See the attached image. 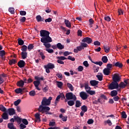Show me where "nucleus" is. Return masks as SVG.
I'll use <instances>...</instances> for the list:
<instances>
[{
    "label": "nucleus",
    "mask_w": 129,
    "mask_h": 129,
    "mask_svg": "<svg viewBox=\"0 0 129 129\" xmlns=\"http://www.w3.org/2000/svg\"><path fill=\"white\" fill-rule=\"evenodd\" d=\"M40 37L42 38L40 39L41 43H43V45L45 48H51V43L52 42V38L50 37V32L47 30H41L40 31Z\"/></svg>",
    "instance_id": "2"
},
{
    "label": "nucleus",
    "mask_w": 129,
    "mask_h": 129,
    "mask_svg": "<svg viewBox=\"0 0 129 129\" xmlns=\"http://www.w3.org/2000/svg\"><path fill=\"white\" fill-rule=\"evenodd\" d=\"M20 21L21 23H25V22H26V17H23L21 18H20Z\"/></svg>",
    "instance_id": "60"
},
{
    "label": "nucleus",
    "mask_w": 129,
    "mask_h": 129,
    "mask_svg": "<svg viewBox=\"0 0 129 129\" xmlns=\"http://www.w3.org/2000/svg\"><path fill=\"white\" fill-rule=\"evenodd\" d=\"M22 122H23V124L25 125H28V124H29V121H28V120H27V119H23L22 120Z\"/></svg>",
    "instance_id": "43"
},
{
    "label": "nucleus",
    "mask_w": 129,
    "mask_h": 129,
    "mask_svg": "<svg viewBox=\"0 0 129 129\" xmlns=\"http://www.w3.org/2000/svg\"><path fill=\"white\" fill-rule=\"evenodd\" d=\"M93 63L94 64H96V65H99L100 66H102V64H103V63L102 61H96V62L93 61Z\"/></svg>",
    "instance_id": "51"
},
{
    "label": "nucleus",
    "mask_w": 129,
    "mask_h": 129,
    "mask_svg": "<svg viewBox=\"0 0 129 129\" xmlns=\"http://www.w3.org/2000/svg\"><path fill=\"white\" fill-rule=\"evenodd\" d=\"M46 67H47V68H49L50 69H54V68H55V64L51 63V62H49L46 66H45Z\"/></svg>",
    "instance_id": "24"
},
{
    "label": "nucleus",
    "mask_w": 129,
    "mask_h": 129,
    "mask_svg": "<svg viewBox=\"0 0 129 129\" xmlns=\"http://www.w3.org/2000/svg\"><path fill=\"white\" fill-rule=\"evenodd\" d=\"M110 95L112 97H114V96H117V91L113 90L110 92Z\"/></svg>",
    "instance_id": "28"
},
{
    "label": "nucleus",
    "mask_w": 129,
    "mask_h": 129,
    "mask_svg": "<svg viewBox=\"0 0 129 129\" xmlns=\"http://www.w3.org/2000/svg\"><path fill=\"white\" fill-rule=\"evenodd\" d=\"M118 86L121 89H123V88H125L126 86H127L125 85V83H124V82H121L118 85Z\"/></svg>",
    "instance_id": "29"
},
{
    "label": "nucleus",
    "mask_w": 129,
    "mask_h": 129,
    "mask_svg": "<svg viewBox=\"0 0 129 129\" xmlns=\"http://www.w3.org/2000/svg\"><path fill=\"white\" fill-rule=\"evenodd\" d=\"M7 111V113H9V115H14L16 113V110L14 108H9Z\"/></svg>",
    "instance_id": "9"
},
{
    "label": "nucleus",
    "mask_w": 129,
    "mask_h": 129,
    "mask_svg": "<svg viewBox=\"0 0 129 129\" xmlns=\"http://www.w3.org/2000/svg\"><path fill=\"white\" fill-rule=\"evenodd\" d=\"M61 98L60 97V95H59L58 96H57V97L55 99V101L54 102L55 106L57 105V103H58V101H59V99H60Z\"/></svg>",
    "instance_id": "48"
},
{
    "label": "nucleus",
    "mask_w": 129,
    "mask_h": 129,
    "mask_svg": "<svg viewBox=\"0 0 129 129\" xmlns=\"http://www.w3.org/2000/svg\"><path fill=\"white\" fill-rule=\"evenodd\" d=\"M64 23L66 27L68 28H71V22L69 20L66 19L64 20Z\"/></svg>",
    "instance_id": "26"
},
{
    "label": "nucleus",
    "mask_w": 129,
    "mask_h": 129,
    "mask_svg": "<svg viewBox=\"0 0 129 129\" xmlns=\"http://www.w3.org/2000/svg\"><path fill=\"white\" fill-rule=\"evenodd\" d=\"M56 46L57 47V49H58V50H63V49H64V47L63 45H62V44H61V43H58L56 44Z\"/></svg>",
    "instance_id": "30"
},
{
    "label": "nucleus",
    "mask_w": 129,
    "mask_h": 129,
    "mask_svg": "<svg viewBox=\"0 0 129 129\" xmlns=\"http://www.w3.org/2000/svg\"><path fill=\"white\" fill-rule=\"evenodd\" d=\"M66 97L68 100H77L76 95L73 94L72 92H69L66 93Z\"/></svg>",
    "instance_id": "3"
},
{
    "label": "nucleus",
    "mask_w": 129,
    "mask_h": 129,
    "mask_svg": "<svg viewBox=\"0 0 129 129\" xmlns=\"http://www.w3.org/2000/svg\"><path fill=\"white\" fill-rule=\"evenodd\" d=\"M29 95L30 96H35L36 95V92L34 90H32L29 92Z\"/></svg>",
    "instance_id": "52"
},
{
    "label": "nucleus",
    "mask_w": 129,
    "mask_h": 129,
    "mask_svg": "<svg viewBox=\"0 0 129 129\" xmlns=\"http://www.w3.org/2000/svg\"><path fill=\"white\" fill-rule=\"evenodd\" d=\"M81 110L82 111H83L84 112H86V111H87V106H86V105H83L81 107Z\"/></svg>",
    "instance_id": "42"
},
{
    "label": "nucleus",
    "mask_w": 129,
    "mask_h": 129,
    "mask_svg": "<svg viewBox=\"0 0 129 129\" xmlns=\"http://www.w3.org/2000/svg\"><path fill=\"white\" fill-rule=\"evenodd\" d=\"M96 76L99 81H102V79H103V75H102V73H99L98 75H96Z\"/></svg>",
    "instance_id": "18"
},
{
    "label": "nucleus",
    "mask_w": 129,
    "mask_h": 129,
    "mask_svg": "<svg viewBox=\"0 0 129 129\" xmlns=\"http://www.w3.org/2000/svg\"><path fill=\"white\" fill-rule=\"evenodd\" d=\"M0 110L3 111V112H8L7 108H6V107L4 105H0Z\"/></svg>",
    "instance_id": "27"
},
{
    "label": "nucleus",
    "mask_w": 129,
    "mask_h": 129,
    "mask_svg": "<svg viewBox=\"0 0 129 129\" xmlns=\"http://www.w3.org/2000/svg\"><path fill=\"white\" fill-rule=\"evenodd\" d=\"M36 21H37L38 23L40 22H44V18H42V17H41V15H37L36 17Z\"/></svg>",
    "instance_id": "22"
},
{
    "label": "nucleus",
    "mask_w": 129,
    "mask_h": 129,
    "mask_svg": "<svg viewBox=\"0 0 129 129\" xmlns=\"http://www.w3.org/2000/svg\"><path fill=\"white\" fill-rule=\"evenodd\" d=\"M123 67V65L121 62H120L119 61H117L114 64H113V67H118V68H122Z\"/></svg>",
    "instance_id": "13"
},
{
    "label": "nucleus",
    "mask_w": 129,
    "mask_h": 129,
    "mask_svg": "<svg viewBox=\"0 0 129 129\" xmlns=\"http://www.w3.org/2000/svg\"><path fill=\"white\" fill-rule=\"evenodd\" d=\"M67 86L71 91H73L74 90V87H73L72 84L70 83H67Z\"/></svg>",
    "instance_id": "34"
},
{
    "label": "nucleus",
    "mask_w": 129,
    "mask_h": 129,
    "mask_svg": "<svg viewBox=\"0 0 129 129\" xmlns=\"http://www.w3.org/2000/svg\"><path fill=\"white\" fill-rule=\"evenodd\" d=\"M52 99V97H49L48 99L46 97H43L41 101V104L39 106L38 108V111L39 112H42L44 113L45 112V114L51 115L52 112H49L50 108L48 107V105L51 104V100Z\"/></svg>",
    "instance_id": "1"
},
{
    "label": "nucleus",
    "mask_w": 129,
    "mask_h": 129,
    "mask_svg": "<svg viewBox=\"0 0 129 129\" xmlns=\"http://www.w3.org/2000/svg\"><path fill=\"white\" fill-rule=\"evenodd\" d=\"M104 20L105 21H106L107 22H110V21L111 20V19L110 18V17L109 16H107L104 17Z\"/></svg>",
    "instance_id": "61"
},
{
    "label": "nucleus",
    "mask_w": 129,
    "mask_h": 129,
    "mask_svg": "<svg viewBox=\"0 0 129 129\" xmlns=\"http://www.w3.org/2000/svg\"><path fill=\"white\" fill-rule=\"evenodd\" d=\"M101 60L103 63H107V62L108 61V59L107 58V56H103L102 57Z\"/></svg>",
    "instance_id": "35"
},
{
    "label": "nucleus",
    "mask_w": 129,
    "mask_h": 129,
    "mask_svg": "<svg viewBox=\"0 0 129 129\" xmlns=\"http://www.w3.org/2000/svg\"><path fill=\"white\" fill-rule=\"evenodd\" d=\"M57 59H58V60H61L63 61L64 60H67V58L65 57V56H57Z\"/></svg>",
    "instance_id": "50"
},
{
    "label": "nucleus",
    "mask_w": 129,
    "mask_h": 129,
    "mask_svg": "<svg viewBox=\"0 0 129 129\" xmlns=\"http://www.w3.org/2000/svg\"><path fill=\"white\" fill-rule=\"evenodd\" d=\"M9 65H13L14 64H17V59H12L9 60Z\"/></svg>",
    "instance_id": "32"
},
{
    "label": "nucleus",
    "mask_w": 129,
    "mask_h": 129,
    "mask_svg": "<svg viewBox=\"0 0 129 129\" xmlns=\"http://www.w3.org/2000/svg\"><path fill=\"white\" fill-rule=\"evenodd\" d=\"M21 56L22 59H26L28 57V52L22 51L21 52Z\"/></svg>",
    "instance_id": "31"
},
{
    "label": "nucleus",
    "mask_w": 129,
    "mask_h": 129,
    "mask_svg": "<svg viewBox=\"0 0 129 129\" xmlns=\"http://www.w3.org/2000/svg\"><path fill=\"white\" fill-rule=\"evenodd\" d=\"M18 41L19 45L20 46H23V45L24 44V40H23V39H22L21 38H18Z\"/></svg>",
    "instance_id": "40"
},
{
    "label": "nucleus",
    "mask_w": 129,
    "mask_h": 129,
    "mask_svg": "<svg viewBox=\"0 0 129 129\" xmlns=\"http://www.w3.org/2000/svg\"><path fill=\"white\" fill-rule=\"evenodd\" d=\"M87 93L90 94V95H94L95 94V91H92V90H87Z\"/></svg>",
    "instance_id": "46"
},
{
    "label": "nucleus",
    "mask_w": 129,
    "mask_h": 129,
    "mask_svg": "<svg viewBox=\"0 0 129 129\" xmlns=\"http://www.w3.org/2000/svg\"><path fill=\"white\" fill-rule=\"evenodd\" d=\"M113 99L114 101H118L119 100V97L118 96H115L113 97Z\"/></svg>",
    "instance_id": "59"
},
{
    "label": "nucleus",
    "mask_w": 129,
    "mask_h": 129,
    "mask_svg": "<svg viewBox=\"0 0 129 129\" xmlns=\"http://www.w3.org/2000/svg\"><path fill=\"white\" fill-rule=\"evenodd\" d=\"M121 117H122V118H126L127 115H126V113H125V111H122L121 112Z\"/></svg>",
    "instance_id": "53"
},
{
    "label": "nucleus",
    "mask_w": 129,
    "mask_h": 129,
    "mask_svg": "<svg viewBox=\"0 0 129 129\" xmlns=\"http://www.w3.org/2000/svg\"><path fill=\"white\" fill-rule=\"evenodd\" d=\"M59 117L61 119V120H62V121H67V118L68 117H67V116H63L62 114H60L59 115Z\"/></svg>",
    "instance_id": "25"
},
{
    "label": "nucleus",
    "mask_w": 129,
    "mask_h": 129,
    "mask_svg": "<svg viewBox=\"0 0 129 129\" xmlns=\"http://www.w3.org/2000/svg\"><path fill=\"white\" fill-rule=\"evenodd\" d=\"M57 87L61 88L63 86V83L61 82H57Z\"/></svg>",
    "instance_id": "54"
},
{
    "label": "nucleus",
    "mask_w": 129,
    "mask_h": 129,
    "mask_svg": "<svg viewBox=\"0 0 129 129\" xmlns=\"http://www.w3.org/2000/svg\"><path fill=\"white\" fill-rule=\"evenodd\" d=\"M21 101H22V100L20 99L15 101L14 102V105H15V106H18L20 104V103H21Z\"/></svg>",
    "instance_id": "41"
},
{
    "label": "nucleus",
    "mask_w": 129,
    "mask_h": 129,
    "mask_svg": "<svg viewBox=\"0 0 129 129\" xmlns=\"http://www.w3.org/2000/svg\"><path fill=\"white\" fill-rule=\"evenodd\" d=\"M110 71L106 68H105L103 71V73L106 76H108L110 73Z\"/></svg>",
    "instance_id": "20"
},
{
    "label": "nucleus",
    "mask_w": 129,
    "mask_h": 129,
    "mask_svg": "<svg viewBox=\"0 0 129 129\" xmlns=\"http://www.w3.org/2000/svg\"><path fill=\"white\" fill-rule=\"evenodd\" d=\"M19 126L20 129H24L27 127V126L23 123H21Z\"/></svg>",
    "instance_id": "55"
},
{
    "label": "nucleus",
    "mask_w": 129,
    "mask_h": 129,
    "mask_svg": "<svg viewBox=\"0 0 129 129\" xmlns=\"http://www.w3.org/2000/svg\"><path fill=\"white\" fill-rule=\"evenodd\" d=\"M112 67H113V64H111V63H108L106 66V68L107 69H108V70H111V69H112Z\"/></svg>",
    "instance_id": "38"
},
{
    "label": "nucleus",
    "mask_w": 129,
    "mask_h": 129,
    "mask_svg": "<svg viewBox=\"0 0 129 129\" xmlns=\"http://www.w3.org/2000/svg\"><path fill=\"white\" fill-rule=\"evenodd\" d=\"M82 42V43H84L85 44H86L85 43H87V44H91L93 41L91 38L87 37L83 39Z\"/></svg>",
    "instance_id": "7"
},
{
    "label": "nucleus",
    "mask_w": 129,
    "mask_h": 129,
    "mask_svg": "<svg viewBox=\"0 0 129 129\" xmlns=\"http://www.w3.org/2000/svg\"><path fill=\"white\" fill-rule=\"evenodd\" d=\"M87 47H88V44L81 42V45L79 46H77V49L78 51H80L84 49V48H87Z\"/></svg>",
    "instance_id": "5"
},
{
    "label": "nucleus",
    "mask_w": 129,
    "mask_h": 129,
    "mask_svg": "<svg viewBox=\"0 0 129 129\" xmlns=\"http://www.w3.org/2000/svg\"><path fill=\"white\" fill-rule=\"evenodd\" d=\"M9 12L12 15H14V14H15V9L13 7L10 8L9 9Z\"/></svg>",
    "instance_id": "47"
},
{
    "label": "nucleus",
    "mask_w": 129,
    "mask_h": 129,
    "mask_svg": "<svg viewBox=\"0 0 129 129\" xmlns=\"http://www.w3.org/2000/svg\"><path fill=\"white\" fill-rule=\"evenodd\" d=\"M85 89L86 90V92L87 91V90H91V88L89 87L88 83L85 84Z\"/></svg>",
    "instance_id": "44"
},
{
    "label": "nucleus",
    "mask_w": 129,
    "mask_h": 129,
    "mask_svg": "<svg viewBox=\"0 0 129 129\" xmlns=\"http://www.w3.org/2000/svg\"><path fill=\"white\" fill-rule=\"evenodd\" d=\"M34 48V45L32 44H30L27 47V49L29 51H31L32 49Z\"/></svg>",
    "instance_id": "49"
},
{
    "label": "nucleus",
    "mask_w": 129,
    "mask_h": 129,
    "mask_svg": "<svg viewBox=\"0 0 129 129\" xmlns=\"http://www.w3.org/2000/svg\"><path fill=\"white\" fill-rule=\"evenodd\" d=\"M17 85L18 87H24V86L25 85V82L21 80L17 82Z\"/></svg>",
    "instance_id": "14"
},
{
    "label": "nucleus",
    "mask_w": 129,
    "mask_h": 129,
    "mask_svg": "<svg viewBox=\"0 0 129 129\" xmlns=\"http://www.w3.org/2000/svg\"><path fill=\"white\" fill-rule=\"evenodd\" d=\"M20 15L21 16H26V15H27V12L25 11H21L20 12Z\"/></svg>",
    "instance_id": "56"
},
{
    "label": "nucleus",
    "mask_w": 129,
    "mask_h": 129,
    "mask_svg": "<svg viewBox=\"0 0 129 129\" xmlns=\"http://www.w3.org/2000/svg\"><path fill=\"white\" fill-rule=\"evenodd\" d=\"M45 50L48 53H54V50L53 49H52L46 48Z\"/></svg>",
    "instance_id": "63"
},
{
    "label": "nucleus",
    "mask_w": 129,
    "mask_h": 129,
    "mask_svg": "<svg viewBox=\"0 0 129 129\" xmlns=\"http://www.w3.org/2000/svg\"><path fill=\"white\" fill-rule=\"evenodd\" d=\"M33 81H34V80L33 79H32V78H29L27 80V81L25 82V83H27L28 84L29 83H32V82H33Z\"/></svg>",
    "instance_id": "58"
},
{
    "label": "nucleus",
    "mask_w": 129,
    "mask_h": 129,
    "mask_svg": "<svg viewBox=\"0 0 129 129\" xmlns=\"http://www.w3.org/2000/svg\"><path fill=\"white\" fill-rule=\"evenodd\" d=\"M35 117L36 118L35 120L36 122H40V121H41V116H40V113H36L35 114Z\"/></svg>",
    "instance_id": "11"
},
{
    "label": "nucleus",
    "mask_w": 129,
    "mask_h": 129,
    "mask_svg": "<svg viewBox=\"0 0 129 129\" xmlns=\"http://www.w3.org/2000/svg\"><path fill=\"white\" fill-rule=\"evenodd\" d=\"M14 119L18 123H22V118H20L19 116H14Z\"/></svg>",
    "instance_id": "23"
},
{
    "label": "nucleus",
    "mask_w": 129,
    "mask_h": 129,
    "mask_svg": "<svg viewBox=\"0 0 129 129\" xmlns=\"http://www.w3.org/2000/svg\"><path fill=\"white\" fill-rule=\"evenodd\" d=\"M82 104V103L80 102V100H76V107H80L81 106V105Z\"/></svg>",
    "instance_id": "36"
},
{
    "label": "nucleus",
    "mask_w": 129,
    "mask_h": 129,
    "mask_svg": "<svg viewBox=\"0 0 129 129\" xmlns=\"http://www.w3.org/2000/svg\"><path fill=\"white\" fill-rule=\"evenodd\" d=\"M7 112H5L2 114V117L3 119H5V120H7V119H9V115L8 114Z\"/></svg>",
    "instance_id": "16"
},
{
    "label": "nucleus",
    "mask_w": 129,
    "mask_h": 129,
    "mask_svg": "<svg viewBox=\"0 0 129 129\" xmlns=\"http://www.w3.org/2000/svg\"><path fill=\"white\" fill-rule=\"evenodd\" d=\"M118 83H116L115 82H112L110 84L108 88L111 90H113V89H117L118 88Z\"/></svg>",
    "instance_id": "4"
},
{
    "label": "nucleus",
    "mask_w": 129,
    "mask_h": 129,
    "mask_svg": "<svg viewBox=\"0 0 129 129\" xmlns=\"http://www.w3.org/2000/svg\"><path fill=\"white\" fill-rule=\"evenodd\" d=\"M5 55H6V51L5 50L0 51L1 59H2V60H6V57H5Z\"/></svg>",
    "instance_id": "12"
},
{
    "label": "nucleus",
    "mask_w": 129,
    "mask_h": 129,
    "mask_svg": "<svg viewBox=\"0 0 129 129\" xmlns=\"http://www.w3.org/2000/svg\"><path fill=\"white\" fill-rule=\"evenodd\" d=\"M75 101H76V100H69L68 101V104L69 106H73V105H74V104H75Z\"/></svg>",
    "instance_id": "21"
},
{
    "label": "nucleus",
    "mask_w": 129,
    "mask_h": 129,
    "mask_svg": "<svg viewBox=\"0 0 129 129\" xmlns=\"http://www.w3.org/2000/svg\"><path fill=\"white\" fill-rule=\"evenodd\" d=\"M27 49L28 47L27 46V45H23L22 46L21 51H22V52H27Z\"/></svg>",
    "instance_id": "39"
},
{
    "label": "nucleus",
    "mask_w": 129,
    "mask_h": 129,
    "mask_svg": "<svg viewBox=\"0 0 129 129\" xmlns=\"http://www.w3.org/2000/svg\"><path fill=\"white\" fill-rule=\"evenodd\" d=\"M56 124V122L55 121H50L49 123V126H54Z\"/></svg>",
    "instance_id": "62"
},
{
    "label": "nucleus",
    "mask_w": 129,
    "mask_h": 129,
    "mask_svg": "<svg viewBox=\"0 0 129 129\" xmlns=\"http://www.w3.org/2000/svg\"><path fill=\"white\" fill-rule=\"evenodd\" d=\"M22 91V88H19L15 90V92H16L17 94H20V93H21V94H23Z\"/></svg>",
    "instance_id": "37"
},
{
    "label": "nucleus",
    "mask_w": 129,
    "mask_h": 129,
    "mask_svg": "<svg viewBox=\"0 0 129 129\" xmlns=\"http://www.w3.org/2000/svg\"><path fill=\"white\" fill-rule=\"evenodd\" d=\"M59 96L61 99V100H63V99H65V95H64L63 93H60L59 94Z\"/></svg>",
    "instance_id": "64"
},
{
    "label": "nucleus",
    "mask_w": 129,
    "mask_h": 129,
    "mask_svg": "<svg viewBox=\"0 0 129 129\" xmlns=\"http://www.w3.org/2000/svg\"><path fill=\"white\" fill-rule=\"evenodd\" d=\"M8 127L10 129H17V128L15 127L14 125V123H9L8 124Z\"/></svg>",
    "instance_id": "33"
},
{
    "label": "nucleus",
    "mask_w": 129,
    "mask_h": 129,
    "mask_svg": "<svg viewBox=\"0 0 129 129\" xmlns=\"http://www.w3.org/2000/svg\"><path fill=\"white\" fill-rule=\"evenodd\" d=\"M33 84L35 87H38L40 85V81H35L33 82Z\"/></svg>",
    "instance_id": "45"
},
{
    "label": "nucleus",
    "mask_w": 129,
    "mask_h": 129,
    "mask_svg": "<svg viewBox=\"0 0 129 129\" xmlns=\"http://www.w3.org/2000/svg\"><path fill=\"white\" fill-rule=\"evenodd\" d=\"M80 96L83 100H86L88 98V95L85 92H81L80 93Z\"/></svg>",
    "instance_id": "8"
},
{
    "label": "nucleus",
    "mask_w": 129,
    "mask_h": 129,
    "mask_svg": "<svg viewBox=\"0 0 129 129\" xmlns=\"http://www.w3.org/2000/svg\"><path fill=\"white\" fill-rule=\"evenodd\" d=\"M121 79V78H120L119 75L116 74H114V75L112 77L113 82H116V83H118V82H119Z\"/></svg>",
    "instance_id": "6"
},
{
    "label": "nucleus",
    "mask_w": 129,
    "mask_h": 129,
    "mask_svg": "<svg viewBox=\"0 0 129 129\" xmlns=\"http://www.w3.org/2000/svg\"><path fill=\"white\" fill-rule=\"evenodd\" d=\"M60 29L62 30V31H64V32H67L66 33V35H70V32H71L70 30H67V29H66L65 27H63L62 26H60Z\"/></svg>",
    "instance_id": "19"
},
{
    "label": "nucleus",
    "mask_w": 129,
    "mask_h": 129,
    "mask_svg": "<svg viewBox=\"0 0 129 129\" xmlns=\"http://www.w3.org/2000/svg\"><path fill=\"white\" fill-rule=\"evenodd\" d=\"M18 66L20 68H24V67H25V65H26V62H25V61L23 60H20L18 62Z\"/></svg>",
    "instance_id": "10"
},
{
    "label": "nucleus",
    "mask_w": 129,
    "mask_h": 129,
    "mask_svg": "<svg viewBox=\"0 0 129 129\" xmlns=\"http://www.w3.org/2000/svg\"><path fill=\"white\" fill-rule=\"evenodd\" d=\"M98 83H99V82L96 80H91L90 81L91 86H96V85H98Z\"/></svg>",
    "instance_id": "15"
},
{
    "label": "nucleus",
    "mask_w": 129,
    "mask_h": 129,
    "mask_svg": "<svg viewBox=\"0 0 129 129\" xmlns=\"http://www.w3.org/2000/svg\"><path fill=\"white\" fill-rule=\"evenodd\" d=\"M103 49L104 50L105 53H109V51H110V47L107 45L103 46Z\"/></svg>",
    "instance_id": "17"
},
{
    "label": "nucleus",
    "mask_w": 129,
    "mask_h": 129,
    "mask_svg": "<svg viewBox=\"0 0 129 129\" xmlns=\"http://www.w3.org/2000/svg\"><path fill=\"white\" fill-rule=\"evenodd\" d=\"M93 122H94V120L93 119H89L87 121L88 124H92Z\"/></svg>",
    "instance_id": "57"
}]
</instances>
